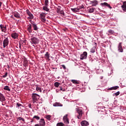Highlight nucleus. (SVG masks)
<instances>
[{"label":"nucleus","mask_w":126,"mask_h":126,"mask_svg":"<svg viewBox=\"0 0 126 126\" xmlns=\"http://www.w3.org/2000/svg\"><path fill=\"white\" fill-rule=\"evenodd\" d=\"M33 119H36V120H38L40 119V117L35 115L33 116Z\"/></svg>","instance_id":"nucleus-40"},{"label":"nucleus","mask_w":126,"mask_h":126,"mask_svg":"<svg viewBox=\"0 0 126 126\" xmlns=\"http://www.w3.org/2000/svg\"><path fill=\"white\" fill-rule=\"evenodd\" d=\"M46 14L45 13L42 12L39 15V17H40V19L42 22L44 23H46Z\"/></svg>","instance_id":"nucleus-5"},{"label":"nucleus","mask_w":126,"mask_h":126,"mask_svg":"<svg viewBox=\"0 0 126 126\" xmlns=\"http://www.w3.org/2000/svg\"><path fill=\"white\" fill-rule=\"evenodd\" d=\"M120 95V92H117L113 94V96H119Z\"/></svg>","instance_id":"nucleus-37"},{"label":"nucleus","mask_w":126,"mask_h":126,"mask_svg":"<svg viewBox=\"0 0 126 126\" xmlns=\"http://www.w3.org/2000/svg\"><path fill=\"white\" fill-rule=\"evenodd\" d=\"M108 33H110V34H114V33H115V32L112 30H109L108 31Z\"/></svg>","instance_id":"nucleus-39"},{"label":"nucleus","mask_w":126,"mask_h":126,"mask_svg":"<svg viewBox=\"0 0 126 126\" xmlns=\"http://www.w3.org/2000/svg\"><path fill=\"white\" fill-rule=\"evenodd\" d=\"M13 64H10L9 65H7V67H8V68H10V67H11L12 66H13Z\"/></svg>","instance_id":"nucleus-49"},{"label":"nucleus","mask_w":126,"mask_h":126,"mask_svg":"<svg viewBox=\"0 0 126 126\" xmlns=\"http://www.w3.org/2000/svg\"><path fill=\"white\" fill-rule=\"evenodd\" d=\"M71 81L74 84H79V82H78V81L76 80H71Z\"/></svg>","instance_id":"nucleus-26"},{"label":"nucleus","mask_w":126,"mask_h":126,"mask_svg":"<svg viewBox=\"0 0 126 126\" xmlns=\"http://www.w3.org/2000/svg\"><path fill=\"white\" fill-rule=\"evenodd\" d=\"M48 6H44L43 7V10H44L45 11H47V12H50V9L48 8Z\"/></svg>","instance_id":"nucleus-23"},{"label":"nucleus","mask_w":126,"mask_h":126,"mask_svg":"<svg viewBox=\"0 0 126 126\" xmlns=\"http://www.w3.org/2000/svg\"><path fill=\"white\" fill-rule=\"evenodd\" d=\"M76 112H77L78 115H77V118L78 120H80L82 117V115H83V111L82 109L79 108H76Z\"/></svg>","instance_id":"nucleus-2"},{"label":"nucleus","mask_w":126,"mask_h":126,"mask_svg":"<svg viewBox=\"0 0 126 126\" xmlns=\"http://www.w3.org/2000/svg\"><path fill=\"white\" fill-rule=\"evenodd\" d=\"M33 120H32V121H31V123H33Z\"/></svg>","instance_id":"nucleus-61"},{"label":"nucleus","mask_w":126,"mask_h":126,"mask_svg":"<svg viewBox=\"0 0 126 126\" xmlns=\"http://www.w3.org/2000/svg\"><path fill=\"white\" fill-rule=\"evenodd\" d=\"M81 125L82 126H89V123L86 121H83L81 122Z\"/></svg>","instance_id":"nucleus-17"},{"label":"nucleus","mask_w":126,"mask_h":126,"mask_svg":"<svg viewBox=\"0 0 126 126\" xmlns=\"http://www.w3.org/2000/svg\"><path fill=\"white\" fill-rule=\"evenodd\" d=\"M18 120L19 121H23V122H25V120L24 118H22V117H19Z\"/></svg>","instance_id":"nucleus-42"},{"label":"nucleus","mask_w":126,"mask_h":126,"mask_svg":"<svg viewBox=\"0 0 126 126\" xmlns=\"http://www.w3.org/2000/svg\"><path fill=\"white\" fill-rule=\"evenodd\" d=\"M59 13L61 14V15L64 16V12L63 11V10H61Z\"/></svg>","instance_id":"nucleus-38"},{"label":"nucleus","mask_w":126,"mask_h":126,"mask_svg":"<svg viewBox=\"0 0 126 126\" xmlns=\"http://www.w3.org/2000/svg\"><path fill=\"white\" fill-rule=\"evenodd\" d=\"M32 99L33 103H36V102H37V101L40 99V96L37 94H32Z\"/></svg>","instance_id":"nucleus-4"},{"label":"nucleus","mask_w":126,"mask_h":126,"mask_svg":"<svg viewBox=\"0 0 126 126\" xmlns=\"http://www.w3.org/2000/svg\"><path fill=\"white\" fill-rule=\"evenodd\" d=\"M22 65H23V66H25V67H26V66L28 65L27 63H23Z\"/></svg>","instance_id":"nucleus-53"},{"label":"nucleus","mask_w":126,"mask_h":126,"mask_svg":"<svg viewBox=\"0 0 126 126\" xmlns=\"http://www.w3.org/2000/svg\"><path fill=\"white\" fill-rule=\"evenodd\" d=\"M82 8H84V5L83 4H82L81 6H78L77 7L78 11H79V10H80V9H82Z\"/></svg>","instance_id":"nucleus-25"},{"label":"nucleus","mask_w":126,"mask_h":126,"mask_svg":"<svg viewBox=\"0 0 126 126\" xmlns=\"http://www.w3.org/2000/svg\"><path fill=\"white\" fill-rule=\"evenodd\" d=\"M13 67H16V66H20L21 65H22V63H18V65L17 64H15V63H14L12 64Z\"/></svg>","instance_id":"nucleus-30"},{"label":"nucleus","mask_w":126,"mask_h":126,"mask_svg":"<svg viewBox=\"0 0 126 126\" xmlns=\"http://www.w3.org/2000/svg\"><path fill=\"white\" fill-rule=\"evenodd\" d=\"M96 50V47H93L91 49V53H92V54H94V53L95 52V51Z\"/></svg>","instance_id":"nucleus-27"},{"label":"nucleus","mask_w":126,"mask_h":126,"mask_svg":"<svg viewBox=\"0 0 126 126\" xmlns=\"http://www.w3.org/2000/svg\"><path fill=\"white\" fill-rule=\"evenodd\" d=\"M119 86H116L114 87H112L109 89V90H117V89H118Z\"/></svg>","instance_id":"nucleus-24"},{"label":"nucleus","mask_w":126,"mask_h":126,"mask_svg":"<svg viewBox=\"0 0 126 126\" xmlns=\"http://www.w3.org/2000/svg\"><path fill=\"white\" fill-rule=\"evenodd\" d=\"M44 4L46 6H48L49 5V0H45Z\"/></svg>","instance_id":"nucleus-35"},{"label":"nucleus","mask_w":126,"mask_h":126,"mask_svg":"<svg viewBox=\"0 0 126 126\" xmlns=\"http://www.w3.org/2000/svg\"><path fill=\"white\" fill-rule=\"evenodd\" d=\"M12 14L13 15H14L15 17H16V18H18V19L20 18V14L17 12V11L13 12L12 13Z\"/></svg>","instance_id":"nucleus-14"},{"label":"nucleus","mask_w":126,"mask_h":126,"mask_svg":"<svg viewBox=\"0 0 126 126\" xmlns=\"http://www.w3.org/2000/svg\"><path fill=\"white\" fill-rule=\"evenodd\" d=\"M27 31L29 33H32L33 29H32V25L31 24H29L27 25Z\"/></svg>","instance_id":"nucleus-13"},{"label":"nucleus","mask_w":126,"mask_h":126,"mask_svg":"<svg viewBox=\"0 0 126 126\" xmlns=\"http://www.w3.org/2000/svg\"><path fill=\"white\" fill-rule=\"evenodd\" d=\"M94 46H94V47H95V48H96V47H97V43H96V42L94 43Z\"/></svg>","instance_id":"nucleus-56"},{"label":"nucleus","mask_w":126,"mask_h":126,"mask_svg":"<svg viewBox=\"0 0 126 126\" xmlns=\"http://www.w3.org/2000/svg\"><path fill=\"white\" fill-rule=\"evenodd\" d=\"M16 106H17V107H22V104H21L20 103H17Z\"/></svg>","instance_id":"nucleus-46"},{"label":"nucleus","mask_w":126,"mask_h":126,"mask_svg":"<svg viewBox=\"0 0 126 126\" xmlns=\"http://www.w3.org/2000/svg\"><path fill=\"white\" fill-rule=\"evenodd\" d=\"M60 90L61 91H63V92H64V91H65V89H62V87H60Z\"/></svg>","instance_id":"nucleus-51"},{"label":"nucleus","mask_w":126,"mask_h":126,"mask_svg":"<svg viewBox=\"0 0 126 126\" xmlns=\"http://www.w3.org/2000/svg\"><path fill=\"white\" fill-rule=\"evenodd\" d=\"M36 91H37L38 92H42V89L41 88L37 87L36 88Z\"/></svg>","instance_id":"nucleus-32"},{"label":"nucleus","mask_w":126,"mask_h":126,"mask_svg":"<svg viewBox=\"0 0 126 126\" xmlns=\"http://www.w3.org/2000/svg\"><path fill=\"white\" fill-rule=\"evenodd\" d=\"M5 97H4V95L2 94L1 93H0V102H4L5 101Z\"/></svg>","instance_id":"nucleus-20"},{"label":"nucleus","mask_w":126,"mask_h":126,"mask_svg":"<svg viewBox=\"0 0 126 126\" xmlns=\"http://www.w3.org/2000/svg\"><path fill=\"white\" fill-rule=\"evenodd\" d=\"M123 63H126V58H124L123 59Z\"/></svg>","instance_id":"nucleus-50"},{"label":"nucleus","mask_w":126,"mask_h":126,"mask_svg":"<svg viewBox=\"0 0 126 126\" xmlns=\"http://www.w3.org/2000/svg\"><path fill=\"white\" fill-rule=\"evenodd\" d=\"M50 53L48 52H47L44 55L45 59H46V60H48V61H51V63H55V62L57 63L58 61H57V60L55 59L56 58H54L53 57H51V59H52V60H51V59H50Z\"/></svg>","instance_id":"nucleus-1"},{"label":"nucleus","mask_w":126,"mask_h":126,"mask_svg":"<svg viewBox=\"0 0 126 126\" xmlns=\"http://www.w3.org/2000/svg\"><path fill=\"white\" fill-rule=\"evenodd\" d=\"M0 56H1L2 58H4V57H5L4 53H1L0 54Z\"/></svg>","instance_id":"nucleus-52"},{"label":"nucleus","mask_w":126,"mask_h":126,"mask_svg":"<svg viewBox=\"0 0 126 126\" xmlns=\"http://www.w3.org/2000/svg\"><path fill=\"white\" fill-rule=\"evenodd\" d=\"M29 21L30 23H31L32 27L33 28V30H34V31H38V30H39V28H38V26H37V25L35 24L32 23V20H30Z\"/></svg>","instance_id":"nucleus-10"},{"label":"nucleus","mask_w":126,"mask_h":126,"mask_svg":"<svg viewBox=\"0 0 126 126\" xmlns=\"http://www.w3.org/2000/svg\"><path fill=\"white\" fill-rule=\"evenodd\" d=\"M19 48L21 49V44H20V45H19Z\"/></svg>","instance_id":"nucleus-59"},{"label":"nucleus","mask_w":126,"mask_h":126,"mask_svg":"<svg viewBox=\"0 0 126 126\" xmlns=\"http://www.w3.org/2000/svg\"><path fill=\"white\" fill-rule=\"evenodd\" d=\"M39 125H40V126H45L46 125L45 120L44 119H40L39 121Z\"/></svg>","instance_id":"nucleus-18"},{"label":"nucleus","mask_w":126,"mask_h":126,"mask_svg":"<svg viewBox=\"0 0 126 126\" xmlns=\"http://www.w3.org/2000/svg\"><path fill=\"white\" fill-rule=\"evenodd\" d=\"M71 10L73 11V12H78V9L77 8H71Z\"/></svg>","instance_id":"nucleus-28"},{"label":"nucleus","mask_w":126,"mask_h":126,"mask_svg":"<svg viewBox=\"0 0 126 126\" xmlns=\"http://www.w3.org/2000/svg\"><path fill=\"white\" fill-rule=\"evenodd\" d=\"M91 4H92V6H96L98 4V1L96 0L94 1H90Z\"/></svg>","instance_id":"nucleus-19"},{"label":"nucleus","mask_w":126,"mask_h":126,"mask_svg":"<svg viewBox=\"0 0 126 126\" xmlns=\"http://www.w3.org/2000/svg\"><path fill=\"white\" fill-rule=\"evenodd\" d=\"M31 44H33L34 45H37V44H39V42H40V40H39L38 38L35 36L31 37Z\"/></svg>","instance_id":"nucleus-3"},{"label":"nucleus","mask_w":126,"mask_h":126,"mask_svg":"<svg viewBox=\"0 0 126 126\" xmlns=\"http://www.w3.org/2000/svg\"><path fill=\"white\" fill-rule=\"evenodd\" d=\"M29 108H31V107H32L31 104H30V105H29Z\"/></svg>","instance_id":"nucleus-60"},{"label":"nucleus","mask_w":126,"mask_h":126,"mask_svg":"<svg viewBox=\"0 0 126 126\" xmlns=\"http://www.w3.org/2000/svg\"><path fill=\"white\" fill-rule=\"evenodd\" d=\"M64 125L63 123L60 122V123H58L57 124V126H64Z\"/></svg>","instance_id":"nucleus-31"},{"label":"nucleus","mask_w":126,"mask_h":126,"mask_svg":"<svg viewBox=\"0 0 126 126\" xmlns=\"http://www.w3.org/2000/svg\"><path fill=\"white\" fill-rule=\"evenodd\" d=\"M89 61L90 62V63H92L93 61V59L91 58V55L90 56V57H89Z\"/></svg>","instance_id":"nucleus-41"},{"label":"nucleus","mask_w":126,"mask_h":126,"mask_svg":"<svg viewBox=\"0 0 126 126\" xmlns=\"http://www.w3.org/2000/svg\"><path fill=\"white\" fill-rule=\"evenodd\" d=\"M32 23L35 24V23H34V22H32Z\"/></svg>","instance_id":"nucleus-62"},{"label":"nucleus","mask_w":126,"mask_h":126,"mask_svg":"<svg viewBox=\"0 0 126 126\" xmlns=\"http://www.w3.org/2000/svg\"><path fill=\"white\" fill-rule=\"evenodd\" d=\"M122 44H123V43L120 42L118 45V51L120 52V53H123V52H124V49H123V46H122Z\"/></svg>","instance_id":"nucleus-15"},{"label":"nucleus","mask_w":126,"mask_h":126,"mask_svg":"<svg viewBox=\"0 0 126 126\" xmlns=\"http://www.w3.org/2000/svg\"><path fill=\"white\" fill-rule=\"evenodd\" d=\"M61 12V8H57V12L60 13Z\"/></svg>","instance_id":"nucleus-44"},{"label":"nucleus","mask_w":126,"mask_h":126,"mask_svg":"<svg viewBox=\"0 0 126 126\" xmlns=\"http://www.w3.org/2000/svg\"><path fill=\"white\" fill-rule=\"evenodd\" d=\"M26 41H27L26 39H25L23 41V43H26Z\"/></svg>","instance_id":"nucleus-57"},{"label":"nucleus","mask_w":126,"mask_h":126,"mask_svg":"<svg viewBox=\"0 0 126 126\" xmlns=\"http://www.w3.org/2000/svg\"><path fill=\"white\" fill-rule=\"evenodd\" d=\"M106 4H107V2H105L104 3H101L100 5H101V6H105Z\"/></svg>","instance_id":"nucleus-43"},{"label":"nucleus","mask_w":126,"mask_h":126,"mask_svg":"<svg viewBox=\"0 0 126 126\" xmlns=\"http://www.w3.org/2000/svg\"><path fill=\"white\" fill-rule=\"evenodd\" d=\"M11 18H12L13 19H14V16H13V15L11 16Z\"/></svg>","instance_id":"nucleus-55"},{"label":"nucleus","mask_w":126,"mask_h":126,"mask_svg":"<svg viewBox=\"0 0 126 126\" xmlns=\"http://www.w3.org/2000/svg\"><path fill=\"white\" fill-rule=\"evenodd\" d=\"M61 66L62 67H61V68H62V67H63V69H66V68L65 67V65H62Z\"/></svg>","instance_id":"nucleus-48"},{"label":"nucleus","mask_w":126,"mask_h":126,"mask_svg":"<svg viewBox=\"0 0 126 126\" xmlns=\"http://www.w3.org/2000/svg\"><path fill=\"white\" fill-rule=\"evenodd\" d=\"M34 126H41L40 125V124L39 125V124H36V125H34Z\"/></svg>","instance_id":"nucleus-58"},{"label":"nucleus","mask_w":126,"mask_h":126,"mask_svg":"<svg viewBox=\"0 0 126 126\" xmlns=\"http://www.w3.org/2000/svg\"><path fill=\"white\" fill-rule=\"evenodd\" d=\"M26 13L28 15H29V17H28V19H34V16L33 14L31 13V12L29 10V9L26 10Z\"/></svg>","instance_id":"nucleus-8"},{"label":"nucleus","mask_w":126,"mask_h":126,"mask_svg":"<svg viewBox=\"0 0 126 126\" xmlns=\"http://www.w3.org/2000/svg\"><path fill=\"white\" fill-rule=\"evenodd\" d=\"M67 114H66L63 117V121L66 125H68V124H69V121L68 120V118H67Z\"/></svg>","instance_id":"nucleus-12"},{"label":"nucleus","mask_w":126,"mask_h":126,"mask_svg":"<svg viewBox=\"0 0 126 126\" xmlns=\"http://www.w3.org/2000/svg\"><path fill=\"white\" fill-rule=\"evenodd\" d=\"M96 11V8L93 7H88V11L89 13H93V12H95Z\"/></svg>","instance_id":"nucleus-11"},{"label":"nucleus","mask_w":126,"mask_h":126,"mask_svg":"<svg viewBox=\"0 0 126 126\" xmlns=\"http://www.w3.org/2000/svg\"><path fill=\"white\" fill-rule=\"evenodd\" d=\"M4 90H7V91H10V89H9V87L8 86H6L3 88Z\"/></svg>","instance_id":"nucleus-29"},{"label":"nucleus","mask_w":126,"mask_h":126,"mask_svg":"<svg viewBox=\"0 0 126 126\" xmlns=\"http://www.w3.org/2000/svg\"><path fill=\"white\" fill-rule=\"evenodd\" d=\"M4 39L3 41V48H5L7 46H8V44L9 43V41L8 40V37H4Z\"/></svg>","instance_id":"nucleus-7"},{"label":"nucleus","mask_w":126,"mask_h":126,"mask_svg":"<svg viewBox=\"0 0 126 126\" xmlns=\"http://www.w3.org/2000/svg\"><path fill=\"white\" fill-rule=\"evenodd\" d=\"M51 117H52V116H51V115H47L46 116V119H47V120H48V121H51Z\"/></svg>","instance_id":"nucleus-34"},{"label":"nucleus","mask_w":126,"mask_h":126,"mask_svg":"<svg viewBox=\"0 0 126 126\" xmlns=\"http://www.w3.org/2000/svg\"><path fill=\"white\" fill-rule=\"evenodd\" d=\"M99 10H100V8H98Z\"/></svg>","instance_id":"nucleus-64"},{"label":"nucleus","mask_w":126,"mask_h":126,"mask_svg":"<svg viewBox=\"0 0 126 126\" xmlns=\"http://www.w3.org/2000/svg\"><path fill=\"white\" fill-rule=\"evenodd\" d=\"M54 86H55V87H59V86H60V83L59 82H55L54 83Z\"/></svg>","instance_id":"nucleus-36"},{"label":"nucleus","mask_w":126,"mask_h":126,"mask_svg":"<svg viewBox=\"0 0 126 126\" xmlns=\"http://www.w3.org/2000/svg\"><path fill=\"white\" fill-rule=\"evenodd\" d=\"M7 76V72H6L5 74L2 76V77H3V78H5V77H6Z\"/></svg>","instance_id":"nucleus-47"},{"label":"nucleus","mask_w":126,"mask_h":126,"mask_svg":"<svg viewBox=\"0 0 126 126\" xmlns=\"http://www.w3.org/2000/svg\"><path fill=\"white\" fill-rule=\"evenodd\" d=\"M20 67L21 68H22V67H20Z\"/></svg>","instance_id":"nucleus-63"},{"label":"nucleus","mask_w":126,"mask_h":126,"mask_svg":"<svg viewBox=\"0 0 126 126\" xmlns=\"http://www.w3.org/2000/svg\"><path fill=\"white\" fill-rule=\"evenodd\" d=\"M0 28L2 32H4V33H6V31L7 30V29H6V25L1 24L0 25Z\"/></svg>","instance_id":"nucleus-9"},{"label":"nucleus","mask_w":126,"mask_h":126,"mask_svg":"<svg viewBox=\"0 0 126 126\" xmlns=\"http://www.w3.org/2000/svg\"><path fill=\"white\" fill-rule=\"evenodd\" d=\"M1 4H2V2L0 1V8L1 7Z\"/></svg>","instance_id":"nucleus-54"},{"label":"nucleus","mask_w":126,"mask_h":126,"mask_svg":"<svg viewBox=\"0 0 126 126\" xmlns=\"http://www.w3.org/2000/svg\"><path fill=\"white\" fill-rule=\"evenodd\" d=\"M123 11L126 12V1H124L123 3V5L121 6Z\"/></svg>","instance_id":"nucleus-16"},{"label":"nucleus","mask_w":126,"mask_h":126,"mask_svg":"<svg viewBox=\"0 0 126 126\" xmlns=\"http://www.w3.org/2000/svg\"><path fill=\"white\" fill-rule=\"evenodd\" d=\"M54 107H63V104L60 102H55L53 104Z\"/></svg>","instance_id":"nucleus-22"},{"label":"nucleus","mask_w":126,"mask_h":126,"mask_svg":"<svg viewBox=\"0 0 126 126\" xmlns=\"http://www.w3.org/2000/svg\"><path fill=\"white\" fill-rule=\"evenodd\" d=\"M87 52L84 51L83 54L80 55V60H86L87 59Z\"/></svg>","instance_id":"nucleus-6"},{"label":"nucleus","mask_w":126,"mask_h":126,"mask_svg":"<svg viewBox=\"0 0 126 126\" xmlns=\"http://www.w3.org/2000/svg\"><path fill=\"white\" fill-rule=\"evenodd\" d=\"M105 6H107L108 8H110V9H112V6H111V5L108 3H106Z\"/></svg>","instance_id":"nucleus-33"},{"label":"nucleus","mask_w":126,"mask_h":126,"mask_svg":"<svg viewBox=\"0 0 126 126\" xmlns=\"http://www.w3.org/2000/svg\"><path fill=\"white\" fill-rule=\"evenodd\" d=\"M11 36L13 39H17V38H18V34L16 32H14L11 33Z\"/></svg>","instance_id":"nucleus-21"},{"label":"nucleus","mask_w":126,"mask_h":126,"mask_svg":"<svg viewBox=\"0 0 126 126\" xmlns=\"http://www.w3.org/2000/svg\"><path fill=\"white\" fill-rule=\"evenodd\" d=\"M24 63H28V61L26 59H25L24 60Z\"/></svg>","instance_id":"nucleus-45"}]
</instances>
